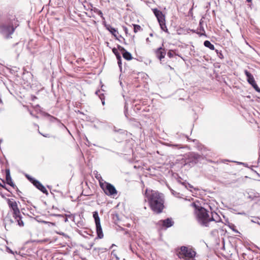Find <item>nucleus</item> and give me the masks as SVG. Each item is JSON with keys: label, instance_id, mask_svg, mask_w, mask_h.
Returning <instances> with one entry per match:
<instances>
[{"label": "nucleus", "instance_id": "obj_45", "mask_svg": "<svg viewBox=\"0 0 260 260\" xmlns=\"http://www.w3.org/2000/svg\"><path fill=\"white\" fill-rule=\"evenodd\" d=\"M0 186L3 187V188H5V189H7V187H6V186L5 185H3V184H2V186Z\"/></svg>", "mask_w": 260, "mask_h": 260}, {"label": "nucleus", "instance_id": "obj_47", "mask_svg": "<svg viewBox=\"0 0 260 260\" xmlns=\"http://www.w3.org/2000/svg\"><path fill=\"white\" fill-rule=\"evenodd\" d=\"M95 94L98 95V89L95 91Z\"/></svg>", "mask_w": 260, "mask_h": 260}, {"label": "nucleus", "instance_id": "obj_22", "mask_svg": "<svg viewBox=\"0 0 260 260\" xmlns=\"http://www.w3.org/2000/svg\"><path fill=\"white\" fill-rule=\"evenodd\" d=\"M44 116L49 117L50 118V121L51 122H56V121H57V122H59V120L58 119H57V118H56L53 116L50 115L48 113H45Z\"/></svg>", "mask_w": 260, "mask_h": 260}, {"label": "nucleus", "instance_id": "obj_24", "mask_svg": "<svg viewBox=\"0 0 260 260\" xmlns=\"http://www.w3.org/2000/svg\"><path fill=\"white\" fill-rule=\"evenodd\" d=\"M55 216L60 217V218H62V220L65 222H66L68 221V216L66 214L64 215H61V214H56V215H55Z\"/></svg>", "mask_w": 260, "mask_h": 260}, {"label": "nucleus", "instance_id": "obj_36", "mask_svg": "<svg viewBox=\"0 0 260 260\" xmlns=\"http://www.w3.org/2000/svg\"><path fill=\"white\" fill-rule=\"evenodd\" d=\"M85 60L84 59H80V58H79L77 60V62H78V64L79 63H81V62L82 61H84Z\"/></svg>", "mask_w": 260, "mask_h": 260}, {"label": "nucleus", "instance_id": "obj_51", "mask_svg": "<svg viewBox=\"0 0 260 260\" xmlns=\"http://www.w3.org/2000/svg\"><path fill=\"white\" fill-rule=\"evenodd\" d=\"M94 23L95 24L96 23V21H93Z\"/></svg>", "mask_w": 260, "mask_h": 260}, {"label": "nucleus", "instance_id": "obj_21", "mask_svg": "<svg viewBox=\"0 0 260 260\" xmlns=\"http://www.w3.org/2000/svg\"><path fill=\"white\" fill-rule=\"evenodd\" d=\"M198 30H199V31H198L197 33L199 34L200 36L204 35H205V30L204 28L202 25V23L200 21V24H199V28L198 29Z\"/></svg>", "mask_w": 260, "mask_h": 260}, {"label": "nucleus", "instance_id": "obj_23", "mask_svg": "<svg viewBox=\"0 0 260 260\" xmlns=\"http://www.w3.org/2000/svg\"><path fill=\"white\" fill-rule=\"evenodd\" d=\"M104 237V235L102 232V227L100 222V218L99 217V239H102Z\"/></svg>", "mask_w": 260, "mask_h": 260}, {"label": "nucleus", "instance_id": "obj_38", "mask_svg": "<svg viewBox=\"0 0 260 260\" xmlns=\"http://www.w3.org/2000/svg\"><path fill=\"white\" fill-rule=\"evenodd\" d=\"M93 174H94V177H95L96 179H98V171H94V172H93Z\"/></svg>", "mask_w": 260, "mask_h": 260}, {"label": "nucleus", "instance_id": "obj_39", "mask_svg": "<svg viewBox=\"0 0 260 260\" xmlns=\"http://www.w3.org/2000/svg\"><path fill=\"white\" fill-rule=\"evenodd\" d=\"M15 188L16 189V191H17V194L19 196H20V193H21V192L18 189V188H17V186H16V187H15Z\"/></svg>", "mask_w": 260, "mask_h": 260}, {"label": "nucleus", "instance_id": "obj_3", "mask_svg": "<svg viewBox=\"0 0 260 260\" xmlns=\"http://www.w3.org/2000/svg\"><path fill=\"white\" fill-rule=\"evenodd\" d=\"M190 206L194 208V212L198 223L202 226L210 228V211L195 203H191Z\"/></svg>", "mask_w": 260, "mask_h": 260}, {"label": "nucleus", "instance_id": "obj_37", "mask_svg": "<svg viewBox=\"0 0 260 260\" xmlns=\"http://www.w3.org/2000/svg\"><path fill=\"white\" fill-rule=\"evenodd\" d=\"M112 51H113V53L115 54L116 56L117 57V54L119 53L118 51L117 50V49L115 48H114V49H113Z\"/></svg>", "mask_w": 260, "mask_h": 260}, {"label": "nucleus", "instance_id": "obj_50", "mask_svg": "<svg viewBox=\"0 0 260 260\" xmlns=\"http://www.w3.org/2000/svg\"><path fill=\"white\" fill-rule=\"evenodd\" d=\"M6 190H7L8 191H10V190L8 189V188L7 187V189H6Z\"/></svg>", "mask_w": 260, "mask_h": 260}, {"label": "nucleus", "instance_id": "obj_5", "mask_svg": "<svg viewBox=\"0 0 260 260\" xmlns=\"http://www.w3.org/2000/svg\"><path fill=\"white\" fill-rule=\"evenodd\" d=\"M99 182L100 187L106 194L113 197L117 195V191L115 187L111 184L104 181L101 177H99Z\"/></svg>", "mask_w": 260, "mask_h": 260}, {"label": "nucleus", "instance_id": "obj_32", "mask_svg": "<svg viewBox=\"0 0 260 260\" xmlns=\"http://www.w3.org/2000/svg\"><path fill=\"white\" fill-rule=\"evenodd\" d=\"M174 53H175L174 52V51L173 50H169L167 53V55L169 58H171L173 57Z\"/></svg>", "mask_w": 260, "mask_h": 260}, {"label": "nucleus", "instance_id": "obj_2", "mask_svg": "<svg viewBox=\"0 0 260 260\" xmlns=\"http://www.w3.org/2000/svg\"><path fill=\"white\" fill-rule=\"evenodd\" d=\"M18 26L19 22L15 15L3 16L0 20V34L6 39H11Z\"/></svg>", "mask_w": 260, "mask_h": 260}, {"label": "nucleus", "instance_id": "obj_26", "mask_svg": "<svg viewBox=\"0 0 260 260\" xmlns=\"http://www.w3.org/2000/svg\"><path fill=\"white\" fill-rule=\"evenodd\" d=\"M117 60H118V66L121 69V64H122V63H121V56H120L119 53L117 54Z\"/></svg>", "mask_w": 260, "mask_h": 260}, {"label": "nucleus", "instance_id": "obj_20", "mask_svg": "<svg viewBox=\"0 0 260 260\" xmlns=\"http://www.w3.org/2000/svg\"><path fill=\"white\" fill-rule=\"evenodd\" d=\"M204 45L205 47L209 48L210 49L213 50L215 49L214 46L209 41L206 40L204 42Z\"/></svg>", "mask_w": 260, "mask_h": 260}, {"label": "nucleus", "instance_id": "obj_27", "mask_svg": "<svg viewBox=\"0 0 260 260\" xmlns=\"http://www.w3.org/2000/svg\"><path fill=\"white\" fill-rule=\"evenodd\" d=\"M141 29V27L140 25L135 24L134 25V31L135 33L137 32L138 31Z\"/></svg>", "mask_w": 260, "mask_h": 260}, {"label": "nucleus", "instance_id": "obj_6", "mask_svg": "<svg viewBox=\"0 0 260 260\" xmlns=\"http://www.w3.org/2000/svg\"><path fill=\"white\" fill-rule=\"evenodd\" d=\"M196 252L192 248L186 246H182L179 252L180 257L186 260H193L195 257Z\"/></svg>", "mask_w": 260, "mask_h": 260}, {"label": "nucleus", "instance_id": "obj_40", "mask_svg": "<svg viewBox=\"0 0 260 260\" xmlns=\"http://www.w3.org/2000/svg\"><path fill=\"white\" fill-rule=\"evenodd\" d=\"M246 2L248 3H249V4L248 5L249 6V7H251V5L252 4V0H246Z\"/></svg>", "mask_w": 260, "mask_h": 260}, {"label": "nucleus", "instance_id": "obj_18", "mask_svg": "<svg viewBox=\"0 0 260 260\" xmlns=\"http://www.w3.org/2000/svg\"><path fill=\"white\" fill-rule=\"evenodd\" d=\"M93 217L94 219L95 222V231L96 234H98V211H95L93 212ZM98 239V235L95 238V239Z\"/></svg>", "mask_w": 260, "mask_h": 260}, {"label": "nucleus", "instance_id": "obj_19", "mask_svg": "<svg viewBox=\"0 0 260 260\" xmlns=\"http://www.w3.org/2000/svg\"><path fill=\"white\" fill-rule=\"evenodd\" d=\"M36 220L39 222H41V223H45V224H48V225L49 226H55V223L54 222H49V221H44V220H42L41 219H40L39 217V216H37L36 217Z\"/></svg>", "mask_w": 260, "mask_h": 260}, {"label": "nucleus", "instance_id": "obj_33", "mask_svg": "<svg viewBox=\"0 0 260 260\" xmlns=\"http://www.w3.org/2000/svg\"><path fill=\"white\" fill-rule=\"evenodd\" d=\"M215 51H216V53H217V56H218L219 58H223V55H222V53H221V51H218V50H216Z\"/></svg>", "mask_w": 260, "mask_h": 260}, {"label": "nucleus", "instance_id": "obj_7", "mask_svg": "<svg viewBox=\"0 0 260 260\" xmlns=\"http://www.w3.org/2000/svg\"><path fill=\"white\" fill-rule=\"evenodd\" d=\"M152 11L157 18L161 30L164 31L168 32V29L166 25L165 15L163 14L161 11L156 8L153 9Z\"/></svg>", "mask_w": 260, "mask_h": 260}, {"label": "nucleus", "instance_id": "obj_11", "mask_svg": "<svg viewBox=\"0 0 260 260\" xmlns=\"http://www.w3.org/2000/svg\"><path fill=\"white\" fill-rule=\"evenodd\" d=\"M32 184L42 192L45 194L46 195L48 194V192L46 189L45 186L38 180H34Z\"/></svg>", "mask_w": 260, "mask_h": 260}, {"label": "nucleus", "instance_id": "obj_35", "mask_svg": "<svg viewBox=\"0 0 260 260\" xmlns=\"http://www.w3.org/2000/svg\"><path fill=\"white\" fill-rule=\"evenodd\" d=\"M7 251L9 253L13 254V251L8 247H7L6 248Z\"/></svg>", "mask_w": 260, "mask_h": 260}, {"label": "nucleus", "instance_id": "obj_25", "mask_svg": "<svg viewBox=\"0 0 260 260\" xmlns=\"http://www.w3.org/2000/svg\"><path fill=\"white\" fill-rule=\"evenodd\" d=\"M58 126L59 127L65 128L68 131V132L69 133V134L71 135L70 131L68 129V128L62 123L61 122L60 120H59V122H58Z\"/></svg>", "mask_w": 260, "mask_h": 260}, {"label": "nucleus", "instance_id": "obj_49", "mask_svg": "<svg viewBox=\"0 0 260 260\" xmlns=\"http://www.w3.org/2000/svg\"><path fill=\"white\" fill-rule=\"evenodd\" d=\"M115 245L114 244H112V246H111V247L110 248H111L112 247H113V246H114Z\"/></svg>", "mask_w": 260, "mask_h": 260}, {"label": "nucleus", "instance_id": "obj_29", "mask_svg": "<svg viewBox=\"0 0 260 260\" xmlns=\"http://www.w3.org/2000/svg\"><path fill=\"white\" fill-rule=\"evenodd\" d=\"M99 98L101 100L103 105H105V96L104 95V94H100V95H99Z\"/></svg>", "mask_w": 260, "mask_h": 260}, {"label": "nucleus", "instance_id": "obj_1", "mask_svg": "<svg viewBox=\"0 0 260 260\" xmlns=\"http://www.w3.org/2000/svg\"><path fill=\"white\" fill-rule=\"evenodd\" d=\"M145 201H147L150 209L155 213L162 212L165 207V198L162 193L157 191L146 189L145 192Z\"/></svg>", "mask_w": 260, "mask_h": 260}, {"label": "nucleus", "instance_id": "obj_17", "mask_svg": "<svg viewBox=\"0 0 260 260\" xmlns=\"http://www.w3.org/2000/svg\"><path fill=\"white\" fill-rule=\"evenodd\" d=\"M13 223H14V220L11 218L10 215L8 214L4 219V224H5V229H6V224L7 223L12 224Z\"/></svg>", "mask_w": 260, "mask_h": 260}, {"label": "nucleus", "instance_id": "obj_16", "mask_svg": "<svg viewBox=\"0 0 260 260\" xmlns=\"http://www.w3.org/2000/svg\"><path fill=\"white\" fill-rule=\"evenodd\" d=\"M77 231L78 233L82 236L83 237H86L87 235L92 236V234L93 232L90 229H82V230H77Z\"/></svg>", "mask_w": 260, "mask_h": 260}, {"label": "nucleus", "instance_id": "obj_14", "mask_svg": "<svg viewBox=\"0 0 260 260\" xmlns=\"http://www.w3.org/2000/svg\"><path fill=\"white\" fill-rule=\"evenodd\" d=\"M119 50L122 53V56L124 59L127 60H130L132 59V54L127 51L123 47H119Z\"/></svg>", "mask_w": 260, "mask_h": 260}, {"label": "nucleus", "instance_id": "obj_43", "mask_svg": "<svg viewBox=\"0 0 260 260\" xmlns=\"http://www.w3.org/2000/svg\"><path fill=\"white\" fill-rule=\"evenodd\" d=\"M124 108H125L124 114H125V116L127 117V109H126V105H125Z\"/></svg>", "mask_w": 260, "mask_h": 260}, {"label": "nucleus", "instance_id": "obj_48", "mask_svg": "<svg viewBox=\"0 0 260 260\" xmlns=\"http://www.w3.org/2000/svg\"><path fill=\"white\" fill-rule=\"evenodd\" d=\"M0 194L2 196L3 198H4V196L1 193H0Z\"/></svg>", "mask_w": 260, "mask_h": 260}, {"label": "nucleus", "instance_id": "obj_44", "mask_svg": "<svg viewBox=\"0 0 260 260\" xmlns=\"http://www.w3.org/2000/svg\"><path fill=\"white\" fill-rule=\"evenodd\" d=\"M200 157V155H198V154H196L194 155V157L196 158V159H198Z\"/></svg>", "mask_w": 260, "mask_h": 260}, {"label": "nucleus", "instance_id": "obj_41", "mask_svg": "<svg viewBox=\"0 0 260 260\" xmlns=\"http://www.w3.org/2000/svg\"><path fill=\"white\" fill-rule=\"evenodd\" d=\"M31 99L32 101H34L35 100L37 99V98L35 95H31Z\"/></svg>", "mask_w": 260, "mask_h": 260}, {"label": "nucleus", "instance_id": "obj_9", "mask_svg": "<svg viewBox=\"0 0 260 260\" xmlns=\"http://www.w3.org/2000/svg\"><path fill=\"white\" fill-rule=\"evenodd\" d=\"M99 15L101 17H102V19H103L102 23L106 27L107 29H108L114 37L117 38V35L118 34L117 30L115 29L114 28L111 27L110 25L106 24L105 18L103 16V13L100 10H99Z\"/></svg>", "mask_w": 260, "mask_h": 260}, {"label": "nucleus", "instance_id": "obj_53", "mask_svg": "<svg viewBox=\"0 0 260 260\" xmlns=\"http://www.w3.org/2000/svg\"><path fill=\"white\" fill-rule=\"evenodd\" d=\"M0 186H2V183L0 182Z\"/></svg>", "mask_w": 260, "mask_h": 260}, {"label": "nucleus", "instance_id": "obj_8", "mask_svg": "<svg viewBox=\"0 0 260 260\" xmlns=\"http://www.w3.org/2000/svg\"><path fill=\"white\" fill-rule=\"evenodd\" d=\"M210 228L215 225L217 222L221 221V218L218 214L215 212H210Z\"/></svg>", "mask_w": 260, "mask_h": 260}, {"label": "nucleus", "instance_id": "obj_31", "mask_svg": "<svg viewBox=\"0 0 260 260\" xmlns=\"http://www.w3.org/2000/svg\"><path fill=\"white\" fill-rule=\"evenodd\" d=\"M26 177L28 179L29 181H30V182L32 184L34 182V180H36L35 178L30 176L29 175L26 174L25 175Z\"/></svg>", "mask_w": 260, "mask_h": 260}, {"label": "nucleus", "instance_id": "obj_30", "mask_svg": "<svg viewBox=\"0 0 260 260\" xmlns=\"http://www.w3.org/2000/svg\"><path fill=\"white\" fill-rule=\"evenodd\" d=\"M253 88L257 92H260V88L256 84V82L253 84L251 85Z\"/></svg>", "mask_w": 260, "mask_h": 260}, {"label": "nucleus", "instance_id": "obj_46", "mask_svg": "<svg viewBox=\"0 0 260 260\" xmlns=\"http://www.w3.org/2000/svg\"><path fill=\"white\" fill-rule=\"evenodd\" d=\"M123 28H124V30L125 33H127V28L125 27H124Z\"/></svg>", "mask_w": 260, "mask_h": 260}, {"label": "nucleus", "instance_id": "obj_42", "mask_svg": "<svg viewBox=\"0 0 260 260\" xmlns=\"http://www.w3.org/2000/svg\"><path fill=\"white\" fill-rule=\"evenodd\" d=\"M39 133H40L41 135H42L43 136H44V137H46V138H48V137H49V134L44 135V134H43L41 133L40 132H39Z\"/></svg>", "mask_w": 260, "mask_h": 260}, {"label": "nucleus", "instance_id": "obj_34", "mask_svg": "<svg viewBox=\"0 0 260 260\" xmlns=\"http://www.w3.org/2000/svg\"><path fill=\"white\" fill-rule=\"evenodd\" d=\"M167 145L169 146H175V147H176L179 148H181L180 147H179V145H178V144H167Z\"/></svg>", "mask_w": 260, "mask_h": 260}, {"label": "nucleus", "instance_id": "obj_13", "mask_svg": "<svg viewBox=\"0 0 260 260\" xmlns=\"http://www.w3.org/2000/svg\"><path fill=\"white\" fill-rule=\"evenodd\" d=\"M156 57L160 60H161L164 58L166 54V51L165 48L160 47L157 48L155 51Z\"/></svg>", "mask_w": 260, "mask_h": 260}, {"label": "nucleus", "instance_id": "obj_15", "mask_svg": "<svg viewBox=\"0 0 260 260\" xmlns=\"http://www.w3.org/2000/svg\"><path fill=\"white\" fill-rule=\"evenodd\" d=\"M244 73L247 77L248 82L251 85L255 83V80L253 75L249 72L247 70L244 71Z\"/></svg>", "mask_w": 260, "mask_h": 260}, {"label": "nucleus", "instance_id": "obj_4", "mask_svg": "<svg viewBox=\"0 0 260 260\" xmlns=\"http://www.w3.org/2000/svg\"><path fill=\"white\" fill-rule=\"evenodd\" d=\"M7 202L10 209L12 211L13 216L17 222L18 225L20 226H24V223L22 220V216L17 202L13 199H7Z\"/></svg>", "mask_w": 260, "mask_h": 260}, {"label": "nucleus", "instance_id": "obj_12", "mask_svg": "<svg viewBox=\"0 0 260 260\" xmlns=\"http://www.w3.org/2000/svg\"><path fill=\"white\" fill-rule=\"evenodd\" d=\"M6 181L7 184L12 186L13 188H15V187H16V185L12 181L10 174V171L8 169L6 170Z\"/></svg>", "mask_w": 260, "mask_h": 260}, {"label": "nucleus", "instance_id": "obj_10", "mask_svg": "<svg viewBox=\"0 0 260 260\" xmlns=\"http://www.w3.org/2000/svg\"><path fill=\"white\" fill-rule=\"evenodd\" d=\"M174 222L171 218H168L158 221L157 224L162 228H168L173 225Z\"/></svg>", "mask_w": 260, "mask_h": 260}, {"label": "nucleus", "instance_id": "obj_28", "mask_svg": "<svg viewBox=\"0 0 260 260\" xmlns=\"http://www.w3.org/2000/svg\"><path fill=\"white\" fill-rule=\"evenodd\" d=\"M170 190H171V192L172 193V194H173L175 197H176L177 198L180 197V193H179L177 191H175V190H174L172 189H170Z\"/></svg>", "mask_w": 260, "mask_h": 260}, {"label": "nucleus", "instance_id": "obj_52", "mask_svg": "<svg viewBox=\"0 0 260 260\" xmlns=\"http://www.w3.org/2000/svg\"><path fill=\"white\" fill-rule=\"evenodd\" d=\"M47 187H48V188H50V186H48V185L47 186Z\"/></svg>", "mask_w": 260, "mask_h": 260}]
</instances>
